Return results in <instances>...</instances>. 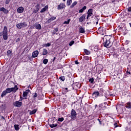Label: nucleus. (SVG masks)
<instances>
[{"label":"nucleus","instance_id":"nucleus-1","mask_svg":"<svg viewBox=\"0 0 131 131\" xmlns=\"http://www.w3.org/2000/svg\"><path fill=\"white\" fill-rule=\"evenodd\" d=\"M0 36H3L4 40L8 39V28L7 26L4 27L2 32H0Z\"/></svg>","mask_w":131,"mask_h":131},{"label":"nucleus","instance_id":"nucleus-2","mask_svg":"<svg viewBox=\"0 0 131 131\" xmlns=\"http://www.w3.org/2000/svg\"><path fill=\"white\" fill-rule=\"evenodd\" d=\"M111 39V37L110 36H106V37L104 39V46L105 48H110L112 44H111V42L110 41V39Z\"/></svg>","mask_w":131,"mask_h":131},{"label":"nucleus","instance_id":"nucleus-3","mask_svg":"<svg viewBox=\"0 0 131 131\" xmlns=\"http://www.w3.org/2000/svg\"><path fill=\"white\" fill-rule=\"evenodd\" d=\"M18 88L17 87V85H15L14 88H7L5 91H6L7 94H10V93H12V92L16 93L17 91H18Z\"/></svg>","mask_w":131,"mask_h":131},{"label":"nucleus","instance_id":"nucleus-4","mask_svg":"<svg viewBox=\"0 0 131 131\" xmlns=\"http://www.w3.org/2000/svg\"><path fill=\"white\" fill-rule=\"evenodd\" d=\"M16 27L18 29H21V28H26V27H27V24L26 22L18 23L16 25Z\"/></svg>","mask_w":131,"mask_h":131},{"label":"nucleus","instance_id":"nucleus-5","mask_svg":"<svg viewBox=\"0 0 131 131\" xmlns=\"http://www.w3.org/2000/svg\"><path fill=\"white\" fill-rule=\"evenodd\" d=\"M77 115V114H76V112L75 111V110L72 109L71 112V116H70V117L72 120H75V118H76Z\"/></svg>","mask_w":131,"mask_h":131},{"label":"nucleus","instance_id":"nucleus-6","mask_svg":"<svg viewBox=\"0 0 131 131\" xmlns=\"http://www.w3.org/2000/svg\"><path fill=\"white\" fill-rule=\"evenodd\" d=\"M39 9H40V5L37 4L35 6V9H34L33 13H37V12L39 11Z\"/></svg>","mask_w":131,"mask_h":131},{"label":"nucleus","instance_id":"nucleus-7","mask_svg":"<svg viewBox=\"0 0 131 131\" xmlns=\"http://www.w3.org/2000/svg\"><path fill=\"white\" fill-rule=\"evenodd\" d=\"M30 92V90H27L26 91L23 92V96L25 99H27V95H28V93Z\"/></svg>","mask_w":131,"mask_h":131},{"label":"nucleus","instance_id":"nucleus-8","mask_svg":"<svg viewBox=\"0 0 131 131\" xmlns=\"http://www.w3.org/2000/svg\"><path fill=\"white\" fill-rule=\"evenodd\" d=\"M85 21V14H83L79 19V22H84Z\"/></svg>","mask_w":131,"mask_h":131},{"label":"nucleus","instance_id":"nucleus-9","mask_svg":"<svg viewBox=\"0 0 131 131\" xmlns=\"http://www.w3.org/2000/svg\"><path fill=\"white\" fill-rule=\"evenodd\" d=\"M65 4L63 3H60L59 5H58L57 9L58 10H62L65 8Z\"/></svg>","mask_w":131,"mask_h":131},{"label":"nucleus","instance_id":"nucleus-10","mask_svg":"<svg viewBox=\"0 0 131 131\" xmlns=\"http://www.w3.org/2000/svg\"><path fill=\"white\" fill-rule=\"evenodd\" d=\"M22 105V102L20 101H16L14 103V105L15 106V107H21Z\"/></svg>","mask_w":131,"mask_h":131},{"label":"nucleus","instance_id":"nucleus-11","mask_svg":"<svg viewBox=\"0 0 131 131\" xmlns=\"http://www.w3.org/2000/svg\"><path fill=\"white\" fill-rule=\"evenodd\" d=\"M93 15V9H89L88 11V16L87 19H89V17H91V16Z\"/></svg>","mask_w":131,"mask_h":131},{"label":"nucleus","instance_id":"nucleus-12","mask_svg":"<svg viewBox=\"0 0 131 131\" xmlns=\"http://www.w3.org/2000/svg\"><path fill=\"white\" fill-rule=\"evenodd\" d=\"M93 97V98H98V97H99V96H100V93H99L98 91L97 92H95L93 93L92 94Z\"/></svg>","mask_w":131,"mask_h":131},{"label":"nucleus","instance_id":"nucleus-13","mask_svg":"<svg viewBox=\"0 0 131 131\" xmlns=\"http://www.w3.org/2000/svg\"><path fill=\"white\" fill-rule=\"evenodd\" d=\"M38 51L36 50L35 51H34L32 53V57L33 58H36V57H37V56H38Z\"/></svg>","mask_w":131,"mask_h":131},{"label":"nucleus","instance_id":"nucleus-14","mask_svg":"<svg viewBox=\"0 0 131 131\" xmlns=\"http://www.w3.org/2000/svg\"><path fill=\"white\" fill-rule=\"evenodd\" d=\"M17 13H21L24 12V7H19L17 10Z\"/></svg>","mask_w":131,"mask_h":131},{"label":"nucleus","instance_id":"nucleus-15","mask_svg":"<svg viewBox=\"0 0 131 131\" xmlns=\"http://www.w3.org/2000/svg\"><path fill=\"white\" fill-rule=\"evenodd\" d=\"M1 12H4L5 14H8L9 13V11L7 10V9L5 8L4 7H2L0 8Z\"/></svg>","mask_w":131,"mask_h":131},{"label":"nucleus","instance_id":"nucleus-16","mask_svg":"<svg viewBox=\"0 0 131 131\" xmlns=\"http://www.w3.org/2000/svg\"><path fill=\"white\" fill-rule=\"evenodd\" d=\"M34 27H35L36 29H37L38 30H40V29H41V26L40 24L37 23L35 24Z\"/></svg>","mask_w":131,"mask_h":131},{"label":"nucleus","instance_id":"nucleus-17","mask_svg":"<svg viewBox=\"0 0 131 131\" xmlns=\"http://www.w3.org/2000/svg\"><path fill=\"white\" fill-rule=\"evenodd\" d=\"M98 31L102 35H104V33H105V31H104V29H103V28H99Z\"/></svg>","mask_w":131,"mask_h":131},{"label":"nucleus","instance_id":"nucleus-18","mask_svg":"<svg viewBox=\"0 0 131 131\" xmlns=\"http://www.w3.org/2000/svg\"><path fill=\"white\" fill-rule=\"evenodd\" d=\"M49 6L46 5L43 8H42L41 11L40 13H43V12H46L47 10H48Z\"/></svg>","mask_w":131,"mask_h":131},{"label":"nucleus","instance_id":"nucleus-19","mask_svg":"<svg viewBox=\"0 0 131 131\" xmlns=\"http://www.w3.org/2000/svg\"><path fill=\"white\" fill-rule=\"evenodd\" d=\"M48 50L46 49H43V52H42V55L43 56H46V55H48Z\"/></svg>","mask_w":131,"mask_h":131},{"label":"nucleus","instance_id":"nucleus-20","mask_svg":"<svg viewBox=\"0 0 131 131\" xmlns=\"http://www.w3.org/2000/svg\"><path fill=\"white\" fill-rule=\"evenodd\" d=\"M86 10V6H84L82 9H81L79 11V13H80H80H83V11H84V10Z\"/></svg>","mask_w":131,"mask_h":131},{"label":"nucleus","instance_id":"nucleus-21","mask_svg":"<svg viewBox=\"0 0 131 131\" xmlns=\"http://www.w3.org/2000/svg\"><path fill=\"white\" fill-rule=\"evenodd\" d=\"M7 91L5 90V91H4L2 93V95H1V97L2 98H4V97H5V96H6L7 95Z\"/></svg>","mask_w":131,"mask_h":131},{"label":"nucleus","instance_id":"nucleus-22","mask_svg":"<svg viewBox=\"0 0 131 131\" xmlns=\"http://www.w3.org/2000/svg\"><path fill=\"white\" fill-rule=\"evenodd\" d=\"M125 107H126V108H128L129 109H131V102H129L127 103Z\"/></svg>","mask_w":131,"mask_h":131},{"label":"nucleus","instance_id":"nucleus-23","mask_svg":"<svg viewBox=\"0 0 131 131\" xmlns=\"http://www.w3.org/2000/svg\"><path fill=\"white\" fill-rule=\"evenodd\" d=\"M36 111H37V110H36V109H34L33 111H31L30 112V115H32V114H35V113H36Z\"/></svg>","mask_w":131,"mask_h":131},{"label":"nucleus","instance_id":"nucleus-24","mask_svg":"<svg viewBox=\"0 0 131 131\" xmlns=\"http://www.w3.org/2000/svg\"><path fill=\"white\" fill-rule=\"evenodd\" d=\"M54 20H56V17H51L49 19H48V23H50V22L54 21Z\"/></svg>","mask_w":131,"mask_h":131},{"label":"nucleus","instance_id":"nucleus-25","mask_svg":"<svg viewBox=\"0 0 131 131\" xmlns=\"http://www.w3.org/2000/svg\"><path fill=\"white\" fill-rule=\"evenodd\" d=\"M79 32H80V33H84V32H85V31L84 30V28H80Z\"/></svg>","mask_w":131,"mask_h":131},{"label":"nucleus","instance_id":"nucleus-26","mask_svg":"<svg viewBox=\"0 0 131 131\" xmlns=\"http://www.w3.org/2000/svg\"><path fill=\"white\" fill-rule=\"evenodd\" d=\"M72 4V0H67V6H70Z\"/></svg>","mask_w":131,"mask_h":131},{"label":"nucleus","instance_id":"nucleus-27","mask_svg":"<svg viewBox=\"0 0 131 131\" xmlns=\"http://www.w3.org/2000/svg\"><path fill=\"white\" fill-rule=\"evenodd\" d=\"M84 52L85 54H86V55H90L91 54V52H90V51H89L86 49H84Z\"/></svg>","mask_w":131,"mask_h":131},{"label":"nucleus","instance_id":"nucleus-28","mask_svg":"<svg viewBox=\"0 0 131 131\" xmlns=\"http://www.w3.org/2000/svg\"><path fill=\"white\" fill-rule=\"evenodd\" d=\"M50 126L53 128V127H56V126H58V124H51L50 125Z\"/></svg>","mask_w":131,"mask_h":131},{"label":"nucleus","instance_id":"nucleus-29","mask_svg":"<svg viewBox=\"0 0 131 131\" xmlns=\"http://www.w3.org/2000/svg\"><path fill=\"white\" fill-rule=\"evenodd\" d=\"M77 5V2H74L70 6V8H73L74 6H76Z\"/></svg>","mask_w":131,"mask_h":131},{"label":"nucleus","instance_id":"nucleus-30","mask_svg":"<svg viewBox=\"0 0 131 131\" xmlns=\"http://www.w3.org/2000/svg\"><path fill=\"white\" fill-rule=\"evenodd\" d=\"M48 62H49V60H48V59H45L43 60V64H45V65L48 64Z\"/></svg>","mask_w":131,"mask_h":131},{"label":"nucleus","instance_id":"nucleus-31","mask_svg":"<svg viewBox=\"0 0 131 131\" xmlns=\"http://www.w3.org/2000/svg\"><path fill=\"white\" fill-rule=\"evenodd\" d=\"M99 95L101 96H103V94H104V90L103 89H100V91H99Z\"/></svg>","mask_w":131,"mask_h":131},{"label":"nucleus","instance_id":"nucleus-32","mask_svg":"<svg viewBox=\"0 0 131 131\" xmlns=\"http://www.w3.org/2000/svg\"><path fill=\"white\" fill-rule=\"evenodd\" d=\"M60 80H62V81H64L65 80V77L64 76H62L59 77V78Z\"/></svg>","mask_w":131,"mask_h":131},{"label":"nucleus","instance_id":"nucleus-33","mask_svg":"<svg viewBox=\"0 0 131 131\" xmlns=\"http://www.w3.org/2000/svg\"><path fill=\"white\" fill-rule=\"evenodd\" d=\"M58 121H59L60 122H62V121H64V118L63 117L59 118L58 119Z\"/></svg>","mask_w":131,"mask_h":131},{"label":"nucleus","instance_id":"nucleus-34","mask_svg":"<svg viewBox=\"0 0 131 131\" xmlns=\"http://www.w3.org/2000/svg\"><path fill=\"white\" fill-rule=\"evenodd\" d=\"M83 59L86 61H89V60H90V57H89V56H85L83 57Z\"/></svg>","mask_w":131,"mask_h":131},{"label":"nucleus","instance_id":"nucleus-35","mask_svg":"<svg viewBox=\"0 0 131 131\" xmlns=\"http://www.w3.org/2000/svg\"><path fill=\"white\" fill-rule=\"evenodd\" d=\"M14 127L16 130H19V125H17V124L14 125Z\"/></svg>","mask_w":131,"mask_h":131},{"label":"nucleus","instance_id":"nucleus-36","mask_svg":"<svg viewBox=\"0 0 131 131\" xmlns=\"http://www.w3.org/2000/svg\"><path fill=\"white\" fill-rule=\"evenodd\" d=\"M58 30H59V29L58 28H55L54 29V30L53 31V34H55V33H57V32H58Z\"/></svg>","mask_w":131,"mask_h":131},{"label":"nucleus","instance_id":"nucleus-37","mask_svg":"<svg viewBox=\"0 0 131 131\" xmlns=\"http://www.w3.org/2000/svg\"><path fill=\"white\" fill-rule=\"evenodd\" d=\"M70 21H71V19H69L68 20L65 21L63 23V24H69V22H70Z\"/></svg>","mask_w":131,"mask_h":131},{"label":"nucleus","instance_id":"nucleus-38","mask_svg":"<svg viewBox=\"0 0 131 131\" xmlns=\"http://www.w3.org/2000/svg\"><path fill=\"white\" fill-rule=\"evenodd\" d=\"M43 47H51V43L45 44Z\"/></svg>","mask_w":131,"mask_h":131},{"label":"nucleus","instance_id":"nucleus-39","mask_svg":"<svg viewBox=\"0 0 131 131\" xmlns=\"http://www.w3.org/2000/svg\"><path fill=\"white\" fill-rule=\"evenodd\" d=\"M74 41H72L70 42L69 43V46L71 47L73 45H74Z\"/></svg>","mask_w":131,"mask_h":131},{"label":"nucleus","instance_id":"nucleus-40","mask_svg":"<svg viewBox=\"0 0 131 131\" xmlns=\"http://www.w3.org/2000/svg\"><path fill=\"white\" fill-rule=\"evenodd\" d=\"M11 53H12V52H11V51H10V50H8V51H7V55L8 56H9V55L11 54Z\"/></svg>","mask_w":131,"mask_h":131},{"label":"nucleus","instance_id":"nucleus-41","mask_svg":"<svg viewBox=\"0 0 131 131\" xmlns=\"http://www.w3.org/2000/svg\"><path fill=\"white\" fill-rule=\"evenodd\" d=\"M89 81L90 82H91V83H93V82H94V78H90V79H89Z\"/></svg>","mask_w":131,"mask_h":131},{"label":"nucleus","instance_id":"nucleus-42","mask_svg":"<svg viewBox=\"0 0 131 131\" xmlns=\"http://www.w3.org/2000/svg\"><path fill=\"white\" fill-rule=\"evenodd\" d=\"M5 3L6 5H8L10 3V0H6Z\"/></svg>","mask_w":131,"mask_h":131},{"label":"nucleus","instance_id":"nucleus-43","mask_svg":"<svg viewBox=\"0 0 131 131\" xmlns=\"http://www.w3.org/2000/svg\"><path fill=\"white\" fill-rule=\"evenodd\" d=\"M99 122V124H100V125H102V121L100 120V119H98Z\"/></svg>","mask_w":131,"mask_h":131},{"label":"nucleus","instance_id":"nucleus-44","mask_svg":"<svg viewBox=\"0 0 131 131\" xmlns=\"http://www.w3.org/2000/svg\"><path fill=\"white\" fill-rule=\"evenodd\" d=\"M75 64H76V65H78V64H79V62L78 61H77V60H76V61H75Z\"/></svg>","mask_w":131,"mask_h":131},{"label":"nucleus","instance_id":"nucleus-45","mask_svg":"<svg viewBox=\"0 0 131 131\" xmlns=\"http://www.w3.org/2000/svg\"><path fill=\"white\" fill-rule=\"evenodd\" d=\"M36 97H37V93H35L33 95V98H36Z\"/></svg>","mask_w":131,"mask_h":131},{"label":"nucleus","instance_id":"nucleus-46","mask_svg":"<svg viewBox=\"0 0 131 131\" xmlns=\"http://www.w3.org/2000/svg\"><path fill=\"white\" fill-rule=\"evenodd\" d=\"M127 11L128 12H131V7L128 8Z\"/></svg>","mask_w":131,"mask_h":131},{"label":"nucleus","instance_id":"nucleus-47","mask_svg":"<svg viewBox=\"0 0 131 131\" xmlns=\"http://www.w3.org/2000/svg\"><path fill=\"white\" fill-rule=\"evenodd\" d=\"M102 106H103V103H101L99 105V107H102Z\"/></svg>","mask_w":131,"mask_h":131},{"label":"nucleus","instance_id":"nucleus-48","mask_svg":"<svg viewBox=\"0 0 131 131\" xmlns=\"http://www.w3.org/2000/svg\"><path fill=\"white\" fill-rule=\"evenodd\" d=\"M55 60H56V57H54L53 60V62H54Z\"/></svg>","mask_w":131,"mask_h":131},{"label":"nucleus","instance_id":"nucleus-49","mask_svg":"<svg viewBox=\"0 0 131 131\" xmlns=\"http://www.w3.org/2000/svg\"><path fill=\"white\" fill-rule=\"evenodd\" d=\"M126 73H128V74H130V72H128V71H126Z\"/></svg>","mask_w":131,"mask_h":131},{"label":"nucleus","instance_id":"nucleus-50","mask_svg":"<svg viewBox=\"0 0 131 131\" xmlns=\"http://www.w3.org/2000/svg\"><path fill=\"white\" fill-rule=\"evenodd\" d=\"M1 118L2 119H5V117H4V116H1Z\"/></svg>","mask_w":131,"mask_h":131},{"label":"nucleus","instance_id":"nucleus-51","mask_svg":"<svg viewBox=\"0 0 131 131\" xmlns=\"http://www.w3.org/2000/svg\"><path fill=\"white\" fill-rule=\"evenodd\" d=\"M114 125H115V127H117V124L116 123L114 124Z\"/></svg>","mask_w":131,"mask_h":131},{"label":"nucleus","instance_id":"nucleus-52","mask_svg":"<svg viewBox=\"0 0 131 131\" xmlns=\"http://www.w3.org/2000/svg\"><path fill=\"white\" fill-rule=\"evenodd\" d=\"M20 99L19 100V101H21V100H22V97L20 96Z\"/></svg>","mask_w":131,"mask_h":131},{"label":"nucleus","instance_id":"nucleus-53","mask_svg":"<svg viewBox=\"0 0 131 131\" xmlns=\"http://www.w3.org/2000/svg\"><path fill=\"white\" fill-rule=\"evenodd\" d=\"M97 107H98V105L96 104L95 105V108H97Z\"/></svg>","mask_w":131,"mask_h":131},{"label":"nucleus","instance_id":"nucleus-54","mask_svg":"<svg viewBox=\"0 0 131 131\" xmlns=\"http://www.w3.org/2000/svg\"><path fill=\"white\" fill-rule=\"evenodd\" d=\"M65 90H66V91H67V90H68V88H65Z\"/></svg>","mask_w":131,"mask_h":131},{"label":"nucleus","instance_id":"nucleus-55","mask_svg":"<svg viewBox=\"0 0 131 131\" xmlns=\"http://www.w3.org/2000/svg\"><path fill=\"white\" fill-rule=\"evenodd\" d=\"M98 23H98V21L96 22V25L98 24Z\"/></svg>","mask_w":131,"mask_h":131},{"label":"nucleus","instance_id":"nucleus-56","mask_svg":"<svg viewBox=\"0 0 131 131\" xmlns=\"http://www.w3.org/2000/svg\"><path fill=\"white\" fill-rule=\"evenodd\" d=\"M63 2H66V0H63Z\"/></svg>","mask_w":131,"mask_h":131}]
</instances>
